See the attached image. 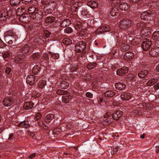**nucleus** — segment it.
<instances>
[{"label": "nucleus", "mask_w": 159, "mask_h": 159, "mask_svg": "<svg viewBox=\"0 0 159 159\" xmlns=\"http://www.w3.org/2000/svg\"><path fill=\"white\" fill-rule=\"evenodd\" d=\"M57 72L55 70L50 69V83L54 82L57 79Z\"/></svg>", "instance_id": "obj_11"}, {"label": "nucleus", "mask_w": 159, "mask_h": 159, "mask_svg": "<svg viewBox=\"0 0 159 159\" xmlns=\"http://www.w3.org/2000/svg\"><path fill=\"white\" fill-rule=\"evenodd\" d=\"M155 50L156 52L157 56L159 55V47H155Z\"/></svg>", "instance_id": "obj_61"}, {"label": "nucleus", "mask_w": 159, "mask_h": 159, "mask_svg": "<svg viewBox=\"0 0 159 159\" xmlns=\"http://www.w3.org/2000/svg\"><path fill=\"white\" fill-rule=\"evenodd\" d=\"M29 49L28 45L27 44H25L21 48L20 51L23 53H26L28 52L29 50Z\"/></svg>", "instance_id": "obj_27"}, {"label": "nucleus", "mask_w": 159, "mask_h": 159, "mask_svg": "<svg viewBox=\"0 0 159 159\" xmlns=\"http://www.w3.org/2000/svg\"><path fill=\"white\" fill-rule=\"evenodd\" d=\"M78 46L81 48V51H84L86 47V43L83 41H80L78 43Z\"/></svg>", "instance_id": "obj_29"}, {"label": "nucleus", "mask_w": 159, "mask_h": 159, "mask_svg": "<svg viewBox=\"0 0 159 159\" xmlns=\"http://www.w3.org/2000/svg\"><path fill=\"white\" fill-rule=\"evenodd\" d=\"M152 43L151 41L148 39L143 40L141 43V47L143 51H147L150 48Z\"/></svg>", "instance_id": "obj_4"}, {"label": "nucleus", "mask_w": 159, "mask_h": 159, "mask_svg": "<svg viewBox=\"0 0 159 159\" xmlns=\"http://www.w3.org/2000/svg\"><path fill=\"white\" fill-rule=\"evenodd\" d=\"M71 99V97L66 93L63 95L62 97V102L66 103L68 102Z\"/></svg>", "instance_id": "obj_17"}, {"label": "nucleus", "mask_w": 159, "mask_h": 159, "mask_svg": "<svg viewBox=\"0 0 159 159\" xmlns=\"http://www.w3.org/2000/svg\"><path fill=\"white\" fill-rule=\"evenodd\" d=\"M6 34L7 35L5 36V38H9L13 41H16L17 37L15 32L10 30L7 32Z\"/></svg>", "instance_id": "obj_6"}, {"label": "nucleus", "mask_w": 159, "mask_h": 159, "mask_svg": "<svg viewBox=\"0 0 159 159\" xmlns=\"http://www.w3.org/2000/svg\"><path fill=\"white\" fill-rule=\"evenodd\" d=\"M45 121L49 125V124L50 123V114H48L45 118Z\"/></svg>", "instance_id": "obj_50"}, {"label": "nucleus", "mask_w": 159, "mask_h": 159, "mask_svg": "<svg viewBox=\"0 0 159 159\" xmlns=\"http://www.w3.org/2000/svg\"><path fill=\"white\" fill-rule=\"evenodd\" d=\"M110 12L112 16H117L118 15V10L117 7H115L111 8Z\"/></svg>", "instance_id": "obj_19"}, {"label": "nucleus", "mask_w": 159, "mask_h": 159, "mask_svg": "<svg viewBox=\"0 0 159 159\" xmlns=\"http://www.w3.org/2000/svg\"><path fill=\"white\" fill-rule=\"evenodd\" d=\"M39 56V54L38 53H34L31 55L32 58L35 60L38 59Z\"/></svg>", "instance_id": "obj_44"}, {"label": "nucleus", "mask_w": 159, "mask_h": 159, "mask_svg": "<svg viewBox=\"0 0 159 159\" xmlns=\"http://www.w3.org/2000/svg\"><path fill=\"white\" fill-rule=\"evenodd\" d=\"M78 69V67L76 66H72L70 69V70L71 72H74L77 71Z\"/></svg>", "instance_id": "obj_52"}, {"label": "nucleus", "mask_w": 159, "mask_h": 159, "mask_svg": "<svg viewBox=\"0 0 159 159\" xmlns=\"http://www.w3.org/2000/svg\"><path fill=\"white\" fill-rule=\"evenodd\" d=\"M46 84V81L45 80H40L38 83V87L40 88L43 87Z\"/></svg>", "instance_id": "obj_35"}, {"label": "nucleus", "mask_w": 159, "mask_h": 159, "mask_svg": "<svg viewBox=\"0 0 159 159\" xmlns=\"http://www.w3.org/2000/svg\"><path fill=\"white\" fill-rule=\"evenodd\" d=\"M62 42L64 44L67 45H69L72 43L71 40L69 38L64 39Z\"/></svg>", "instance_id": "obj_39"}, {"label": "nucleus", "mask_w": 159, "mask_h": 159, "mask_svg": "<svg viewBox=\"0 0 159 159\" xmlns=\"http://www.w3.org/2000/svg\"><path fill=\"white\" fill-rule=\"evenodd\" d=\"M43 58L44 59L47 60V62H48V64L49 62L48 61V60L49 59V57L48 56L47 53H44L43 55Z\"/></svg>", "instance_id": "obj_53"}, {"label": "nucleus", "mask_w": 159, "mask_h": 159, "mask_svg": "<svg viewBox=\"0 0 159 159\" xmlns=\"http://www.w3.org/2000/svg\"><path fill=\"white\" fill-rule=\"evenodd\" d=\"M98 3L93 0H90L87 3V5L92 8H95L98 7Z\"/></svg>", "instance_id": "obj_23"}, {"label": "nucleus", "mask_w": 159, "mask_h": 159, "mask_svg": "<svg viewBox=\"0 0 159 159\" xmlns=\"http://www.w3.org/2000/svg\"><path fill=\"white\" fill-rule=\"evenodd\" d=\"M156 15L154 10H148L143 12L141 14L140 17L142 20H153Z\"/></svg>", "instance_id": "obj_2"}, {"label": "nucleus", "mask_w": 159, "mask_h": 159, "mask_svg": "<svg viewBox=\"0 0 159 159\" xmlns=\"http://www.w3.org/2000/svg\"><path fill=\"white\" fill-rule=\"evenodd\" d=\"M97 63L95 62L89 63L87 67L89 69H91L95 66Z\"/></svg>", "instance_id": "obj_43"}, {"label": "nucleus", "mask_w": 159, "mask_h": 159, "mask_svg": "<svg viewBox=\"0 0 159 159\" xmlns=\"http://www.w3.org/2000/svg\"><path fill=\"white\" fill-rule=\"evenodd\" d=\"M128 71V68L125 66L120 68L116 71V74L119 76H122L126 74Z\"/></svg>", "instance_id": "obj_9"}, {"label": "nucleus", "mask_w": 159, "mask_h": 159, "mask_svg": "<svg viewBox=\"0 0 159 159\" xmlns=\"http://www.w3.org/2000/svg\"><path fill=\"white\" fill-rule=\"evenodd\" d=\"M5 46V44L0 39V48H3Z\"/></svg>", "instance_id": "obj_59"}, {"label": "nucleus", "mask_w": 159, "mask_h": 159, "mask_svg": "<svg viewBox=\"0 0 159 159\" xmlns=\"http://www.w3.org/2000/svg\"><path fill=\"white\" fill-rule=\"evenodd\" d=\"M52 14L50 13V35L54 38L50 40H55V38L58 36V30L59 28L57 27V18L53 16Z\"/></svg>", "instance_id": "obj_1"}, {"label": "nucleus", "mask_w": 159, "mask_h": 159, "mask_svg": "<svg viewBox=\"0 0 159 159\" xmlns=\"http://www.w3.org/2000/svg\"><path fill=\"white\" fill-rule=\"evenodd\" d=\"M25 9L23 7H20L17 8L15 11L16 14L17 16H20L23 14L24 12Z\"/></svg>", "instance_id": "obj_25"}, {"label": "nucleus", "mask_w": 159, "mask_h": 159, "mask_svg": "<svg viewBox=\"0 0 159 159\" xmlns=\"http://www.w3.org/2000/svg\"><path fill=\"white\" fill-rule=\"evenodd\" d=\"M86 96L89 98H92L93 96V94L91 93L87 92L86 93Z\"/></svg>", "instance_id": "obj_56"}, {"label": "nucleus", "mask_w": 159, "mask_h": 159, "mask_svg": "<svg viewBox=\"0 0 159 159\" xmlns=\"http://www.w3.org/2000/svg\"><path fill=\"white\" fill-rule=\"evenodd\" d=\"M73 31L72 29L70 27H68L64 30V32L67 34H70L72 33Z\"/></svg>", "instance_id": "obj_46"}, {"label": "nucleus", "mask_w": 159, "mask_h": 159, "mask_svg": "<svg viewBox=\"0 0 159 159\" xmlns=\"http://www.w3.org/2000/svg\"><path fill=\"white\" fill-rule=\"evenodd\" d=\"M132 25L131 21L129 19L125 18L120 21L119 28L122 30H127Z\"/></svg>", "instance_id": "obj_3"}, {"label": "nucleus", "mask_w": 159, "mask_h": 159, "mask_svg": "<svg viewBox=\"0 0 159 159\" xmlns=\"http://www.w3.org/2000/svg\"><path fill=\"white\" fill-rule=\"evenodd\" d=\"M28 17L26 16L25 15H20L19 18V20L20 21L23 23H26L28 21Z\"/></svg>", "instance_id": "obj_34"}, {"label": "nucleus", "mask_w": 159, "mask_h": 159, "mask_svg": "<svg viewBox=\"0 0 159 159\" xmlns=\"http://www.w3.org/2000/svg\"><path fill=\"white\" fill-rule=\"evenodd\" d=\"M44 34L47 38H48L50 36V33L48 30H45L44 31Z\"/></svg>", "instance_id": "obj_58"}, {"label": "nucleus", "mask_w": 159, "mask_h": 159, "mask_svg": "<svg viewBox=\"0 0 159 159\" xmlns=\"http://www.w3.org/2000/svg\"><path fill=\"white\" fill-rule=\"evenodd\" d=\"M127 81H135L136 77H134V75L131 74H128L127 75Z\"/></svg>", "instance_id": "obj_31"}, {"label": "nucleus", "mask_w": 159, "mask_h": 159, "mask_svg": "<svg viewBox=\"0 0 159 159\" xmlns=\"http://www.w3.org/2000/svg\"><path fill=\"white\" fill-rule=\"evenodd\" d=\"M12 11L10 10L8 12L7 10L2 11L0 14V19L1 20H5L7 19L8 16V13H11Z\"/></svg>", "instance_id": "obj_10"}, {"label": "nucleus", "mask_w": 159, "mask_h": 159, "mask_svg": "<svg viewBox=\"0 0 159 159\" xmlns=\"http://www.w3.org/2000/svg\"><path fill=\"white\" fill-rule=\"evenodd\" d=\"M18 126L21 128H28L29 127L30 125L28 121L24 120L20 123Z\"/></svg>", "instance_id": "obj_21"}, {"label": "nucleus", "mask_w": 159, "mask_h": 159, "mask_svg": "<svg viewBox=\"0 0 159 159\" xmlns=\"http://www.w3.org/2000/svg\"><path fill=\"white\" fill-rule=\"evenodd\" d=\"M70 23V21L68 19H66L62 21L60 25L61 27H65V26L69 25Z\"/></svg>", "instance_id": "obj_28"}, {"label": "nucleus", "mask_w": 159, "mask_h": 159, "mask_svg": "<svg viewBox=\"0 0 159 159\" xmlns=\"http://www.w3.org/2000/svg\"><path fill=\"white\" fill-rule=\"evenodd\" d=\"M120 9L122 11H126L128 8V6L126 3L121 2L118 5Z\"/></svg>", "instance_id": "obj_22"}, {"label": "nucleus", "mask_w": 159, "mask_h": 159, "mask_svg": "<svg viewBox=\"0 0 159 159\" xmlns=\"http://www.w3.org/2000/svg\"><path fill=\"white\" fill-rule=\"evenodd\" d=\"M41 115L40 113H38L36 114V120H38L40 119L41 118Z\"/></svg>", "instance_id": "obj_57"}, {"label": "nucleus", "mask_w": 159, "mask_h": 159, "mask_svg": "<svg viewBox=\"0 0 159 159\" xmlns=\"http://www.w3.org/2000/svg\"><path fill=\"white\" fill-rule=\"evenodd\" d=\"M157 82V80L156 79H152L148 81L147 83V85L148 86H150L154 84Z\"/></svg>", "instance_id": "obj_33"}, {"label": "nucleus", "mask_w": 159, "mask_h": 159, "mask_svg": "<svg viewBox=\"0 0 159 159\" xmlns=\"http://www.w3.org/2000/svg\"><path fill=\"white\" fill-rule=\"evenodd\" d=\"M5 41L6 43H7L9 45H11L13 42L15 43L16 41H13L12 40L10 39L9 38H5Z\"/></svg>", "instance_id": "obj_49"}, {"label": "nucleus", "mask_w": 159, "mask_h": 159, "mask_svg": "<svg viewBox=\"0 0 159 159\" xmlns=\"http://www.w3.org/2000/svg\"><path fill=\"white\" fill-rule=\"evenodd\" d=\"M79 12L81 13V15L84 16L87 15L89 12L88 9L84 7H81L79 10Z\"/></svg>", "instance_id": "obj_26"}, {"label": "nucleus", "mask_w": 159, "mask_h": 159, "mask_svg": "<svg viewBox=\"0 0 159 159\" xmlns=\"http://www.w3.org/2000/svg\"><path fill=\"white\" fill-rule=\"evenodd\" d=\"M66 92H67L66 91H65L60 89L57 90L56 91V92L57 94L58 95H62L65 94L66 93Z\"/></svg>", "instance_id": "obj_48"}, {"label": "nucleus", "mask_w": 159, "mask_h": 159, "mask_svg": "<svg viewBox=\"0 0 159 159\" xmlns=\"http://www.w3.org/2000/svg\"><path fill=\"white\" fill-rule=\"evenodd\" d=\"M25 60V57L24 56L19 55L16 56L15 59V61L16 63L21 64L23 63Z\"/></svg>", "instance_id": "obj_13"}, {"label": "nucleus", "mask_w": 159, "mask_h": 159, "mask_svg": "<svg viewBox=\"0 0 159 159\" xmlns=\"http://www.w3.org/2000/svg\"><path fill=\"white\" fill-rule=\"evenodd\" d=\"M36 7L34 6H32L30 7L28 9V12L30 14L32 15V16L33 14V13H35V11L36 9Z\"/></svg>", "instance_id": "obj_36"}, {"label": "nucleus", "mask_w": 159, "mask_h": 159, "mask_svg": "<svg viewBox=\"0 0 159 159\" xmlns=\"http://www.w3.org/2000/svg\"><path fill=\"white\" fill-rule=\"evenodd\" d=\"M50 17L48 16L47 17L46 19L45 20V21L44 23V25L46 26V27H50L49 25H50Z\"/></svg>", "instance_id": "obj_45"}, {"label": "nucleus", "mask_w": 159, "mask_h": 159, "mask_svg": "<svg viewBox=\"0 0 159 159\" xmlns=\"http://www.w3.org/2000/svg\"><path fill=\"white\" fill-rule=\"evenodd\" d=\"M148 71L146 70L140 71L138 74V77L141 78H143L146 76L148 73Z\"/></svg>", "instance_id": "obj_20"}, {"label": "nucleus", "mask_w": 159, "mask_h": 159, "mask_svg": "<svg viewBox=\"0 0 159 159\" xmlns=\"http://www.w3.org/2000/svg\"><path fill=\"white\" fill-rule=\"evenodd\" d=\"M59 57V55L58 54L55 53H52L50 52V60L52 62L53 65H54L56 60Z\"/></svg>", "instance_id": "obj_16"}, {"label": "nucleus", "mask_w": 159, "mask_h": 159, "mask_svg": "<svg viewBox=\"0 0 159 159\" xmlns=\"http://www.w3.org/2000/svg\"><path fill=\"white\" fill-rule=\"evenodd\" d=\"M20 2V0H10V4L13 6L19 5Z\"/></svg>", "instance_id": "obj_40"}, {"label": "nucleus", "mask_w": 159, "mask_h": 159, "mask_svg": "<svg viewBox=\"0 0 159 159\" xmlns=\"http://www.w3.org/2000/svg\"><path fill=\"white\" fill-rule=\"evenodd\" d=\"M134 57V54L133 53L128 52H126L124 56L123 57L125 60L127 61H130L132 60Z\"/></svg>", "instance_id": "obj_14"}, {"label": "nucleus", "mask_w": 159, "mask_h": 159, "mask_svg": "<svg viewBox=\"0 0 159 159\" xmlns=\"http://www.w3.org/2000/svg\"><path fill=\"white\" fill-rule=\"evenodd\" d=\"M39 11L37 9L35 11V13H33V15L32 16H33V18H35L36 19L37 18H39L40 16L41 15V13L39 14V12H38L37 11Z\"/></svg>", "instance_id": "obj_42"}, {"label": "nucleus", "mask_w": 159, "mask_h": 159, "mask_svg": "<svg viewBox=\"0 0 159 159\" xmlns=\"http://www.w3.org/2000/svg\"><path fill=\"white\" fill-rule=\"evenodd\" d=\"M35 79V77L34 75H30L27 77L26 81L27 84L32 85L34 83Z\"/></svg>", "instance_id": "obj_15"}, {"label": "nucleus", "mask_w": 159, "mask_h": 159, "mask_svg": "<svg viewBox=\"0 0 159 159\" xmlns=\"http://www.w3.org/2000/svg\"><path fill=\"white\" fill-rule=\"evenodd\" d=\"M115 95V93L111 90L107 91L104 93V95L107 97H112Z\"/></svg>", "instance_id": "obj_30"}, {"label": "nucleus", "mask_w": 159, "mask_h": 159, "mask_svg": "<svg viewBox=\"0 0 159 159\" xmlns=\"http://www.w3.org/2000/svg\"><path fill=\"white\" fill-rule=\"evenodd\" d=\"M40 70V67L36 65L33 67L32 69V72L34 74L36 75L39 73Z\"/></svg>", "instance_id": "obj_32"}, {"label": "nucleus", "mask_w": 159, "mask_h": 159, "mask_svg": "<svg viewBox=\"0 0 159 159\" xmlns=\"http://www.w3.org/2000/svg\"><path fill=\"white\" fill-rule=\"evenodd\" d=\"M15 139V138L14 137V135L13 134H10L8 138V140L11 142L13 141Z\"/></svg>", "instance_id": "obj_51"}, {"label": "nucleus", "mask_w": 159, "mask_h": 159, "mask_svg": "<svg viewBox=\"0 0 159 159\" xmlns=\"http://www.w3.org/2000/svg\"><path fill=\"white\" fill-rule=\"evenodd\" d=\"M111 30L110 27L108 25H103L98 28L96 31L97 34H101L105 32H109Z\"/></svg>", "instance_id": "obj_5"}, {"label": "nucleus", "mask_w": 159, "mask_h": 159, "mask_svg": "<svg viewBox=\"0 0 159 159\" xmlns=\"http://www.w3.org/2000/svg\"><path fill=\"white\" fill-rule=\"evenodd\" d=\"M112 150L113 153H111V154H112L115 155L116 154L117 151H118V147H115V148H113L112 149Z\"/></svg>", "instance_id": "obj_54"}, {"label": "nucleus", "mask_w": 159, "mask_h": 159, "mask_svg": "<svg viewBox=\"0 0 159 159\" xmlns=\"http://www.w3.org/2000/svg\"><path fill=\"white\" fill-rule=\"evenodd\" d=\"M153 87L155 89H158L159 88V82L157 84L154 85Z\"/></svg>", "instance_id": "obj_64"}, {"label": "nucleus", "mask_w": 159, "mask_h": 159, "mask_svg": "<svg viewBox=\"0 0 159 159\" xmlns=\"http://www.w3.org/2000/svg\"><path fill=\"white\" fill-rule=\"evenodd\" d=\"M152 38L153 40H156L159 39V31H155L153 32L152 35Z\"/></svg>", "instance_id": "obj_38"}, {"label": "nucleus", "mask_w": 159, "mask_h": 159, "mask_svg": "<svg viewBox=\"0 0 159 159\" xmlns=\"http://www.w3.org/2000/svg\"><path fill=\"white\" fill-rule=\"evenodd\" d=\"M3 57L4 58H7L9 57L10 54L8 51H5L2 53Z\"/></svg>", "instance_id": "obj_47"}, {"label": "nucleus", "mask_w": 159, "mask_h": 159, "mask_svg": "<svg viewBox=\"0 0 159 159\" xmlns=\"http://www.w3.org/2000/svg\"><path fill=\"white\" fill-rule=\"evenodd\" d=\"M34 106V103L32 101L25 102L24 104L23 108L26 110L30 109Z\"/></svg>", "instance_id": "obj_18"}, {"label": "nucleus", "mask_w": 159, "mask_h": 159, "mask_svg": "<svg viewBox=\"0 0 159 159\" xmlns=\"http://www.w3.org/2000/svg\"><path fill=\"white\" fill-rule=\"evenodd\" d=\"M143 24L141 23H138L137 24V26L139 28H142Z\"/></svg>", "instance_id": "obj_63"}, {"label": "nucleus", "mask_w": 159, "mask_h": 159, "mask_svg": "<svg viewBox=\"0 0 159 159\" xmlns=\"http://www.w3.org/2000/svg\"><path fill=\"white\" fill-rule=\"evenodd\" d=\"M11 71V69L9 67H6L5 69V72L7 74H9Z\"/></svg>", "instance_id": "obj_55"}, {"label": "nucleus", "mask_w": 159, "mask_h": 159, "mask_svg": "<svg viewBox=\"0 0 159 159\" xmlns=\"http://www.w3.org/2000/svg\"><path fill=\"white\" fill-rule=\"evenodd\" d=\"M112 115V118L114 120H118L123 115V112L120 110H117L115 111Z\"/></svg>", "instance_id": "obj_7"}, {"label": "nucleus", "mask_w": 159, "mask_h": 159, "mask_svg": "<svg viewBox=\"0 0 159 159\" xmlns=\"http://www.w3.org/2000/svg\"><path fill=\"white\" fill-rule=\"evenodd\" d=\"M115 86L117 89L119 90H124L126 86L124 83L120 82L115 83Z\"/></svg>", "instance_id": "obj_12"}, {"label": "nucleus", "mask_w": 159, "mask_h": 159, "mask_svg": "<svg viewBox=\"0 0 159 159\" xmlns=\"http://www.w3.org/2000/svg\"><path fill=\"white\" fill-rule=\"evenodd\" d=\"M150 55L152 57L157 56L156 52V53L155 50L154 48H152L150 50L149 52Z\"/></svg>", "instance_id": "obj_41"}, {"label": "nucleus", "mask_w": 159, "mask_h": 159, "mask_svg": "<svg viewBox=\"0 0 159 159\" xmlns=\"http://www.w3.org/2000/svg\"><path fill=\"white\" fill-rule=\"evenodd\" d=\"M60 87L62 89H66L69 86V83L65 80H62L60 82Z\"/></svg>", "instance_id": "obj_24"}, {"label": "nucleus", "mask_w": 159, "mask_h": 159, "mask_svg": "<svg viewBox=\"0 0 159 159\" xmlns=\"http://www.w3.org/2000/svg\"><path fill=\"white\" fill-rule=\"evenodd\" d=\"M36 154L35 153H33L32 154L30 155L28 158L29 159H33L35 157Z\"/></svg>", "instance_id": "obj_62"}, {"label": "nucleus", "mask_w": 159, "mask_h": 159, "mask_svg": "<svg viewBox=\"0 0 159 159\" xmlns=\"http://www.w3.org/2000/svg\"><path fill=\"white\" fill-rule=\"evenodd\" d=\"M13 99L11 97L6 98L4 99L2 101L3 105L6 107L10 106L13 102Z\"/></svg>", "instance_id": "obj_8"}, {"label": "nucleus", "mask_w": 159, "mask_h": 159, "mask_svg": "<svg viewBox=\"0 0 159 159\" xmlns=\"http://www.w3.org/2000/svg\"><path fill=\"white\" fill-rule=\"evenodd\" d=\"M44 11L46 14H48L50 12V5L49 3L45 4L44 7Z\"/></svg>", "instance_id": "obj_37"}, {"label": "nucleus", "mask_w": 159, "mask_h": 159, "mask_svg": "<svg viewBox=\"0 0 159 159\" xmlns=\"http://www.w3.org/2000/svg\"><path fill=\"white\" fill-rule=\"evenodd\" d=\"M111 116V114H109V112H107L104 116L105 118H110Z\"/></svg>", "instance_id": "obj_60"}]
</instances>
